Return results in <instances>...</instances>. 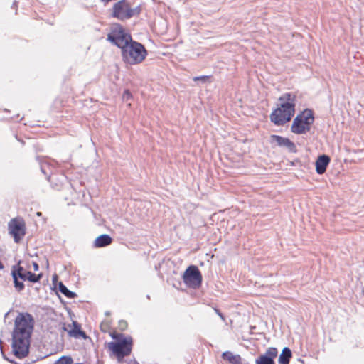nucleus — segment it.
Wrapping results in <instances>:
<instances>
[{
    "label": "nucleus",
    "mask_w": 364,
    "mask_h": 364,
    "mask_svg": "<svg viewBox=\"0 0 364 364\" xmlns=\"http://www.w3.org/2000/svg\"><path fill=\"white\" fill-rule=\"evenodd\" d=\"M34 325V318L28 312H19L16 317L11 335V348L17 358L21 359L28 355Z\"/></svg>",
    "instance_id": "f257e3e1"
},
{
    "label": "nucleus",
    "mask_w": 364,
    "mask_h": 364,
    "mask_svg": "<svg viewBox=\"0 0 364 364\" xmlns=\"http://www.w3.org/2000/svg\"><path fill=\"white\" fill-rule=\"evenodd\" d=\"M296 97L294 94L287 92L279 97L280 107L270 114V120L275 125L282 126L288 122L295 113Z\"/></svg>",
    "instance_id": "f03ea898"
},
{
    "label": "nucleus",
    "mask_w": 364,
    "mask_h": 364,
    "mask_svg": "<svg viewBox=\"0 0 364 364\" xmlns=\"http://www.w3.org/2000/svg\"><path fill=\"white\" fill-rule=\"evenodd\" d=\"M123 61L129 65H137L142 63L148 55L144 46L132 40L121 52Z\"/></svg>",
    "instance_id": "7ed1b4c3"
},
{
    "label": "nucleus",
    "mask_w": 364,
    "mask_h": 364,
    "mask_svg": "<svg viewBox=\"0 0 364 364\" xmlns=\"http://www.w3.org/2000/svg\"><path fill=\"white\" fill-rule=\"evenodd\" d=\"M21 261L18 264L14 265L11 268V277L14 281V285L18 291H21L25 286L23 281L28 280L33 283H36L40 281L42 277V273L36 274L30 271H25L23 267L20 265Z\"/></svg>",
    "instance_id": "20e7f679"
},
{
    "label": "nucleus",
    "mask_w": 364,
    "mask_h": 364,
    "mask_svg": "<svg viewBox=\"0 0 364 364\" xmlns=\"http://www.w3.org/2000/svg\"><path fill=\"white\" fill-rule=\"evenodd\" d=\"M314 122V114L312 109H305L294 118L291 131L296 134H303L309 132Z\"/></svg>",
    "instance_id": "39448f33"
},
{
    "label": "nucleus",
    "mask_w": 364,
    "mask_h": 364,
    "mask_svg": "<svg viewBox=\"0 0 364 364\" xmlns=\"http://www.w3.org/2000/svg\"><path fill=\"white\" fill-rule=\"evenodd\" d=\"M132 40V36L127 33L119 24L112 28L107 35V41L120 48L121 52Z\"/></svg>",
    "instance_id": "423d86ee"
},
{
    "label": "nucleus",
    "mask_w": 364,
    "mask_h": 364,
    "mask_svg": "<svg viewBox=\"0 0 364 364\" xmlns=\"http://www.w3.org/2000/svg\"><path fill=\"white\" fill-rule=\"evenodd\" d=\"M132 340L130 337L122 338L117 342H110L109 348L118 359H122L130 354L132 351Z\"/></svg>",
    "instance_id": "0eeeda50"
},
{
    "label": "nucleus",
    "mask_w": 364,
    "mask_h": 364,
    "mask_svg": "<svg viewBox=\"0 0 364 364\" xmlns=\"http://www.w3.org/2000/svg\"><path fill=\"white\" fill-rule=\"evenodd\" d=\"M183 280L188 287L197 289L201 286L203 277L198 267L191 265L184 272Z\"/></svg>",
    "instance_id": "6e6552de"
},
{
    "label": "nucleus",
    "mask_w": 364,
    "mask_h": 364,
    "mask_svg": "<svg viewBox=\"0 0 364 364\" xmlns=\"http://www.w3.org/2000/svg\"><path fill=\"white\" fill-rule=\"evenodd\" d=\"M9 232L13 235L15 242H19L26 234V225L23 220L13 218L9 223Z\"/></svg>",
    "instance_id": "1a4fd4ad"
},
{
    "label": "nucleus",
    "mask_w": 364,
    "mask_h": 364,
    "mask_svg": "<svg viewBox=\"0 0 364 364\" xmlns=\"http://www.w3.org/2000/svg\"><path fill=\"white\" fill-rule=\"evenodd\" d=\"M128 8L129 2L127 0H120L114 4L112 16L120 21L127 20L126 14Z\"/></svg>",
    "instance_id": "9d476101"
},
{
    "label": "nucleus",
    "mask_w": 364,
    "mask_h": 364,
    "mask_svg": "<svg viewBox=\"0 0 364 364\" xmlns=\"http://www.w3.org/2000/svg\"><path fill=\"white\" fill-rule=\"evenodd\" d=\"M278 355V350L275 347L268 348L265 353L260 355L255 360V364H275L274 359Z\"/></svg>",
    "instance_id": "9b49d317"
},
{
    "label": "nucleus",
    "mask_w": 364,
    "mask_h": 364,
    "mask_svg": "<svg viewBox=\"0 0 364 364\" xmlns=\"http://www.w3.org/2000/svg\"><path fill=\"white\" fill-rule=\"evenodd\" d=\"M270 142L271 144L276 143L279 146L287 148L289 152L296 153L297 151L295 144L288 138L272 134L270 136Z\"/></svg>",
    "instance_id": "f8f14e48"
},
{
    "label": "nucleus",
    "mask_w": 364,
    "mask_h": 364,
    "mask_svg": "<svg viewBox=\"0 0 364 364\" xmlns=\"http://www.w3.org/2000/svg\"><path fill=\"white\" fill-rule=\"evenodd\" d=\"M331 159L328 155L323 154L318 156L316 161V171L318 174H323L326 172L327 166L330 163Z\"/></svg>",
    "instance_id": "ddd939ff"
},
{
    "label": "nucleus",
    "mask_w": 364,
    "mask_h": 364,
    "mask_svg": "<svg viewBox=\"0 0 364 364\" xmlns=\"http://www.w3.org/2000/svg\"><path fill=\"white\" fill-rule=\"evenodd\" d=\"M222 358L228 361L230 364H248L240 355H233L230 351H225L222 353Z\"/></svg>",
    "instance_id": "4468645a"
},
{
    "label": "nucleus",
    "mask_w": 364,
    "mask_h": 364,
    "mask_svg": "<svg viewBox=\"0 0 364 364\" xmlns=\"http://www.w3.org/2000/svg\"><path fill=\"white\" fill-rule=\"evenodd\" d=\"M73 328L69 331V335L75 338H82L86 339L87 338L85 331H82L81 326L77 322H73Z\"/></svg>",
    "instance_id": "2eb2a0df"
},
{
    "label": "nucleus",
    "mask_w": 364,
    "mask_h": 364,
    "mask_svg": "<svg viewBox=\"0 0 364 364\" xmlns=\"http://www.w3.org/2000/svg\"><path fill=\"white\" fill-rule=\"evenodd\" d=\"M112 242V238L109 235L102 234L95 239L94 246L95 247H104L109 245Z\"/></svg>",
    "instance_id": "dca6fc26"
},
{
    "label": "nucleus",
    "mask_w": 364,
    "mask_h": 364,
    "mask_svg": "<svg viewBox=\"0 0 364 364\" xmlns=\"http://www.w3.org/2000/svg\"><path fill=\"white\" fill-rule=\"evenodd\" d=\"M292 358V353L289 347H284L282 353L279 355V364H289L290 360Z\"/></svg>",
    "instance_id": "f3484780"
},
{
    "label": "nucleus",
    "mask_w": 364,
    "mask_h": 364,
    "mask_svg": "<svg viewBox=\"0 0 364 364\" xmlns=\"http://www.w3.org/2000/svg\"><path fill=\"white\" fill-rule=\"evenodd\" d=\"M58 290L63 294L65 297L68 299H74L77 296L76 293L69 290L67 287L63 284L62 282H60L58 284Z\"/></svg>",
    "instance_id": "a211bd4d"
},
{
    "label": "nucleus",
    "mask_w": 364,
    "mask_h": 364,
    "mask_svg": "<svg viewBox=\"0 0 364 364\" xmlns=\"http://www.w3.org/2000/svg\"><path fill=\"white\" fill-rule=\"evenodd\" d=\"M141 7L140 5L137 6L134 8H131L130 4H129V8H128V10L127 11V14H126L127 16V19H129L134 16H139L141 14Z\"/></svg>",
    "instance_id": "6ab92c4d"
},
{
    "label": "nucleus",
    "mask_w": 364,
    "mask_h": 364,
    "mask_svg": "<svg viewBox=\"0 0 364 364\" xmlns=\"http://www.w3.org/2000/svg\"><path fill=\"white\" fill-rule=\"evenodd\" d=\"M59 364H72L73 359L70 357L63 356L58 360Z\"/></svg>",
    "instance_id": "aec40b11"
},
{
    "label": "nucleus",
    "mask_w": 364,
    "mask_h": 364,
    "mask_svg": "<svg viewBox=\"0 0 364 364\" xmlns=\"http://www.w3.org/2000/svg\"><path fill=\"white\" fill-rule=\"evenodd\" d=\"M209 77H210L208 76V75H201V76L194 77L193 78V80L194 81H201L203 83H205V82H206L208 80Z\"/></svg>",
    "instance_id": "412c9836"
},
{
    "label": "nucleus",
    "mask_w": 364,
    "mask_h": 364,
    "mask_svg": "<svg viewBox=\"0 0 364 364\" xmlns=\"http://www.w3.org/2000/svg\"><path fill=\"white\" fill-rule=\"evenodd\" d=\"M131 97H132L131 92L127 90H124V92L123 93L124 100H129Z\"/></svg>",
    "instance_id": "4be33fe9"
},
{
    "label": "nucleus",
    "mask_w": 364,
    "mask_h": 364,
    "mask_svg": "<svg viewBox=\"0 0 364 364\" xmlns=\"http://www.w3.org/2000/svg\"><path fill=\"white\" fill-rule=\"evenodd\" d=\"M215 313L221 318L223 321H225V316L224 315L220 312V311L218 309H214Z\"/></svg>",
    "instance_id": "5701e85b"
},
{
    "label": "nucleus",
    "mask_w": 364,
    "mask_h": 364,
    "mask_svg": "<svg viewBox=\"0 0 364 364\" xmlns=\"http://www.w3.org/2000/svg\"><path fill=\"white\" fill-rule=\"evenodd\" d=\"M41 172L44 175L48 176V173H46V169H45V163H42L41 164Z\"/></svg>",
    "instance_id": "b1692460"
},
{
    "label": "nucleus",
    "mask_w": 364,
    "mask_h": 364,
    "mask_svg": "<svg viewBox=\"0 0 364 364\" xmlns=\"http://www.w3.org/2000/svg\"><path fill=\"white\" fill-rule=\"evenodd\" d=\"M33 267L34 271H38L39 269V266L37 262H33Z\"/></svg>",
    "instance_id": "393cba45"
},
{
    "label": "nucleus",
    "mask_w": 364,
    "mask_h": 364,
    "mask_svg": "<svg viewBox=\"0 0 364 364\" xmlns=\"http://www.w3.org/2000/svg\"><path fill=\"white\" fill-rule=\"evenodd\" d=\"M3 357H4V358L5 360H8L9 362H10V363H15L14 360H10L9 358H7L6 355H4V354H3Z\"/></svg>",
    "instance_id": "a878e982"
},
{
    "label": "nucleus",
    "mask_w": 364,
    "mask_h": 364,
    "mask_svg": "<svg viewBox=\"0 0 364 364\" xmlns=\"http://www.w3.org/2000/svg\"><path fill=\"white\" fill-rule=\"evenodd\" d=\"M16 6H17V1H14L13 2V4H12V6H11V7H12V8H15V9H16Z\"/></svg>",
    "instance_id": "bb28decb"
},
{
    "label": "nucleus",
    "mask_w": 364,
    "mask_h": 364,
    "mask_svg": "<svg viewBox=\"0 0 364 364\" xmlns=\"http://www.w3.org/2000/svg\"><path fill=\"white\" fill-rule=\"evenodd\" d=\"M11 311V310H9L8 312H6L4 315V321L6 320V318L8 317L9 314H10V312Z\"/></svg>",
    "instance_id": "cd10ccee"
},
{
    "label": "nucleus",
    "mask_w": 364,
    "mask_h": 364,
    "mask_svg": "<svg viewBox=\"0 0 364 364\" xmlns=\"http://www.w3.org/2000/svg\"><path fill=\"white\" fill-rule=\"evenodd\" d=\"M4 268V266L3 263L0 261V270L3 269Z\"/></svg>",
    "instance_id": "c85d7f7f"
},
{
    "label": "nucleus",
    "mask_w": 364,
    "mask_h": 364,
    "mask_svg": "<svg viewBox=\"0 0 364 364\" xmlns=\"http://www.w3.org/2000/svg\"><path fill=\"white\" fill-rule=\"evenodd\" d=\"M56 278H57V276H54L53 277V280L56 279Z\"/></svg>",
    "instance_id": "c756f323"
},
{
    "label": "nucleus",
    "mask_w": 364,
    "mask_h": 364,
    "mask_svg": "<svg viewBox=\"0 0 364 364\" xmlns=\"http://www.w3.org/2000/svg\"><path fill=\"white\" fill-rule=\"evenodd\" d=\"M105 314H106V315H109V312L107 311V312L105 313Z\"/></svg>",
    "instance_id": "7c9ffc66"
}]
</instances>
